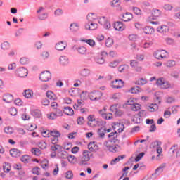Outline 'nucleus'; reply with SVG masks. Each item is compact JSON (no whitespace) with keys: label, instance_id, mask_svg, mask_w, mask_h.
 I'll return each mask as SVG.
<instances>
[{"label":"nucleus","instance_id":"nucleus-1","mask_svg":"<svg viewBox=\"0 0 180 180\" xmlns=\"http://www.w3.org/2000/svg\"><path fill=\"white\" fill-rule=\"evenodd\" d=\"M87 20L88 22H96L98 20V23L101 25V26H103L104 29H107L109 30L112 26L110 25V22L106 19L105 17H101L98 18V15L94 13H90L87 15Z\"/></svg>","mask_w":180,"mask_h":180},{"label":"nucleus","instance_id":"nucleus-2","mask_svg":"<svg viewBox=\"0 0 180 180\" xmlns=\"http://www.w3.org/2000/svg\"><path fill=\"white\" fill-rule=\"evenodd\" d=\"M87 124L89 127H96L98 126H103L104 123L102 120L95 118V116L90 115L87 117Z\"/></svg>","mask_w":180,"mask_h":180},{"label":"nucleus","instance_id":"nucleus-3","mask_svg":"<svg viewBox=\"0 0 180 180\" xmlns=\"http://www.w3.org/2000/svg\"><path fill=\"white\" fill-rule=\"evenodd\" d=\"M110 141H105L103 143V146L106 147V148L110 153H117V151H120V146L119 145H112L110 144Z\"/></svg>","mask_w":180,"mask_h":180},{"label":"nucleus","instance_id":"nucleus-4","mask_svg":"<svg viewBox=\"0 0 180 180\" xmlns=\"http://www.w3.org/2000/svg\"><path fill=\"white\" fill-rule=\"evenodd\" d=\"M88 96L91 101H99L103 96V94H102V91H93L89 93Z\"/></svg>","mask_w":180,"mask_h":180},{"label":"nucleus","instance_id":"nucleus-5","mask_svg":"<svg viewBox=\"0 0 180 180\" xmlns=\"http://www.w3.org/2000/svg\"><path fill=\"white\" fill-rule=\"evenodd\" d=\"M156 84L158 86H160L162 89H169V88H171V84H169L168 81H166L162 77L158 79Z\"/></svg>","mask_w":180,"mask_h":180},{"label":"nucleus","instance_id":"nucleus-6","mask_svg":"<svg viewBox=\"0 0 180 180\" xmlns=\"http://www.w3.org/2000/svg\"><path fill=\"white\" fill-rule=\"evenodd\" d=\"M167 54H168V52L166 50H158L153 52V56L157 60H162L167 57Z\"/></svg>","mask_w":180,"mask_h":180},{"label":"nucleus","instance_id":"nucleus-7","mask_svg":"<svg viewBox=\"0 0 180 180\" xmlns=\"http://www.w3.org/2000/svg\"><path fill=\"white\" fill-rule=\"evenodd\" d=\"M166 164L163 163L162 165H160L156 169L155 173H153L152 174V178L153 179H157V178H158V176H160V175H161V174H162V172H164V169L166 167Z\"/></svg>","mask_w":180,"mask_h":180},{"label":"nucleus","instance_id":"nucleus-8","mask_svg":"<svg viewBox=\"0 0 180 180\" xmlns=\"http://www.w3.org/2000/svg\"><path fill=\"white\" fill-rule=\"evenodd\" d=\"M91 155H92L91 154V152H89V150H84L83 157L80 160V165H84V164H86L85 162H88V161L91 160Z\"/></svg>","mask_w":180,"mask_h":180},{"label":"nucleus","instance_id":"nucleus-9","mask_svg":"<svg viewBox=\"0 0 180 180\" xmlns=\"http://www.w3.org/2000/svg\"><path fill=\"white\" fill-rule=\"evenodd\" d=\"M39 79L43 82H47L51 79V73L49 71L42 72L40 75Z\"/></svg>","mask_w":180,"mask_h":180},{"label":"nucleus","instance_id":"nucleus-10","mask_svg":"<svg viewBox=\"0 0 180 180\" xmlns=\"http://www.w3.org/2000/svg\"><path fill=\"white\" fill-rule=\"evenodd\" d=\"M111 87L115 89H120V88H123L124 85V82L122 79H115L111 82Z\"/></svg>","mask_w":180,"mask_h":180},{"label":"nucleus","instance_id":"nucleus-11","mask_svg":"<svg viewBox=\"0 0 180 180\" xmlns=\"http://www.w3.org/2000/svg\"><path fill=\"white\" fill-rule=\"evenodd\" d=\"M122 4V1L120 0H112L110 2V5L112 8H117V11L119 12H122L123 11V7L120 6Z\"/></svg>","mask_w":180,"mask_h":180},{"label":"nucleus","instance_id":"nucleus-12","mask_svg":"<svg viewBox=\"0 0 180 180\" xmlns=\"http://www.w3.org/2000/svg\"><path fill=\"white\" fill-rule=\"evenodd\" d=\"M156 30L158 33H160V34H167V33L169 32V27L165 25H159Z\"/></svg>","mask_w":180,"mask_h":180},{"label":"nucleus","instance_id":"nucleus-13","mask_svg":"<svg viewBox=\"0 0 180 180\" xmlns=\"http://www.w3.org/2000/svg\"><path fill=\"white\" fill-rule=\"evenodd\" d=\"M152 19L154 20L155 19H158V18H161L162 15V11L158 8H153L152 12Z\"/></svg>","mask_w":180,"mask_h":180},{"label":"nucleus","instance_id":"nucleus-14","mask_svg":"<svg viewBox=\"0 0 180 180\" xmlns=\"http://www.w3.org/2000/svg\"><path fill=\"white\" fill-rule=\"evenodd\" d=\"M114 29L118 32H123L126 29V25L120 21H117L114 23Z\"/></svg>","mask_w":180,"mask_h":180},{"label":"nucleus","instance_id":"nucleus-15","mask_svg":"<svg viewBox=\"0 0 180 180\" xmlns=\"http://www.w3.org/2000/svg\"><path fill=\"white\" fill-rule=\"evenodd\" d=\"M16 73L18 75V77H20V78L27 77V69H25L23 67L17 69Z\"/></svg>","mask_w":180,"mask_h":180},{"label":"nucleus","instance_id":"nucleus-16","mask_svg":"<svg viewBox=\"0 0 180 180\" xmlns=\"http://www.w3.org/2000/svg\"><path fill=\"white\" fill-rule=\"evenodd\" d=\"M175 151H176V158H179V157H180V148H178V145H174L169 149L170 154H174Z\"/></svg>","mask_w":180,"mask_h":180},{"label":"nucleus","instance_id":"nucleus-17","mask_svg":"<svg viewBox=\"0 0 180 180\" xmlns=\"http://www.w3.org/2000/svg\"><path fill=\"white\" fill-rule=\"evenodd\" d=\"M85 29L86 30H96L98 29V24L95 22H88L85 25Z\"/></svg>","mask_w":180,"mask_h":180},{"label":"nucleus","instance_id":"nucleus-18","mask_svg":"<svg viewBox=\"0 0 180 180\" xmlns=\"http://www.w3.org/2000/svg\"><path fill=\"white\" fill-rule=\"evenodd\" d=\"M72 50H77L79 54H85L86 53V48L84 46H74Z\"/></svg>","mask_w":180,"mask_h":180},{"label":"nucleus","instance_id":"nucleus-19","mask_svg":"<svg viewBox=\"0 0 180 180\" xmlns=\"http://www.w3.org/2000/svg\"><path fill=\"white\" fill-rule=\"evenodd\" d=\"M131 19H133V14L131 13L127 12L122 15V20H123V22H130Z\"/></svg>","mask_w":180,"mask_h":180},{"label":"nucleus","instance_id":"nucleus-20","mask_svg":"<svg viewBox=\"0 0 180 180\" xmlns=\"http://www.w3.org/2000/svg\"><path fill=\"white\" fill-rule=\"evenodd\" d=\"M79 74L83 78H86V77H89V75H91V70L88 68H83L80 70Z\"/></svg>","mask_w":180,"mask_h":180},{"label":"nucleus","instance_id":"nucleus-21","mask_svg":"<svg viewBox=\"0 0 180 180\" xmlns=\"http://www.w3.org/2000/svg\"><path fill=\"white\" fill-rule=\"evenodd\" d=\"M70 30L73 33H77L79 30V25L77 22H72L70 25Z\"/></svg>","mask_w":180,"mask_h":180},{"label":"nucleus","instance_id":"nucleus-22","mask_svg":"<svg viewBox=\"0 0 180 180\" xmlns=\"http://www.w3.org/2000/svg\"><path fill=\"white\" fill-rule=\"evenodd\" d=\"M59 63L60 65H68L70 64V60L67 56H60L59 58Z\"/></svg>","mask_w":180,"mask_h":180},{"label":"nucleus","instance_id":"nucleus-23","mask_svg":"<svg viewBox=\"0 0 180 180\" xmlns=\"http://www.w3.org/2000/svg\"><path fill=\"white\" fill-rule=\"evenodd\" d=\"M100 115H101L102 117H103V119H105V120H110V119H112V117H113V115L110 112L108 113H103V110H100L99 111Z\"/></svg>","mask_w":180,"mask_h":180},{"label":"nucleus","instance_id":"nucleus-24","mask_svg":"<svg viewBox=\"0 0 180 180\" xmlns=\"http://www.w3.org/2000/svg\"><path fill=\"white\" fill-rule=\"evenodd\" d=\"M108 137H112V139L110 141H110V143H117V133L116 131L115 132H111L108 134Z\"/></svg>","mask_w":180,"mask_h":180},{"label":"nucleus","instance_id":"nucleus-25","mask_svg":"<svg viewBox=\"0 0 180 180\" xmlns=\"http://www.w3.org/2000/svg\"><path fill=\"white\" fill-rule=\"evenodd\" d=\"M88 148L89 151H91V152L98 151V146H96V142H90L88 144Z\"/></svg>","mask_w":180,"mask_h":180},{"label":"nucleus","instance_id":"nucleus-26","mask_svg":"<svg viewBox=\"0 0 180 180\" xmlns=\"http://www.w3.org/2000/svg\"><path fill=\"white\" fill-rule=\"evenodd\" d=\"M10 154L14 158L20 157V150L17 148H13L10 150Z\"/></svg>","mask_w":180,"mask_h":180},{"label":"nucleus","instance_id":"nucleus-27","mask_svg":"<svg viewBox=\"0 0 180 180\" xmlns=\"http://www.w3.org/2000/svg\"><path fill=\"white\" fill-rule=\"evenodd\" d=\"M46 97L50 99V101H56L57 99V96L51 91L46 92Z\"/></svg>","mask_w":180,"mask_h":180},{"label":"nucleus","instance_id":"nucleus-28","mask_svg":"<svg viewBox=\"0 0 180 180\" xmlns=\"http://www.w3.org/2000/svg\"><path fill=\"white\" fill-rule=\"evenodd\" d=\"M63 112L68 116H72L74 115V110L71 107H65Z\"/></svg>","mask_w":180,"mask_h":180},{"label":"nucleus","instance_id":"nucleus-29","mask_svg":"<svg viewBox=\"0 0 180 180\" xmlns=\"http://www.w3.org/2000/svg\"><path fill=\"white\" fill-rule=\"evenodd\" d=\"M165 43L168 46H174L176 44L175 39L168 37L165 38Z\"/></svg>","mask_w":180,"mask_h":180},{"label":"nucleus","instance_id":"nucleus-30","mask_svg":"<svg viewBox=\"0 0 180 180\" xmlns=\"http://www.w3.org/2000/svg\"><path fill=\"white\" fill-rule=\"evenodd\" d=\"M3 101L6 102V103H11L13 101V96H12V94H8L4 96Z\"/></svg>","mask_w":180,"mask_h":180},{"label":"nucleus","instance_id":"nucleus-31","mask_svg":"<svg viewBox=\"0 0 180 180\" xmlns=\"http://www.w3.org/2000/svg\"><path fill=\"white\" fill-rule=\"evenodd\" d=\"M147 110L149 112H155V110H158V105L157 104H150V105L146 107Z\"/></svg>","mask_w":180,"mask_h":180},{"label":"nucleus","instance_id":"nucleus-32","mask_svg":"<svg viewBox=\"0 0 180 180\" xmlns=\"http://www.w3.org/2000/svg\"><path fill=\"white\" fill-rule=\"evenodd\" d=\"M143 32L146 34H153L154 33V28L150 26H147L143 28Z\"/></svg>","mask_w":180,"mask_h":180},{"label":"nucleus","instance_id":"nucleus-33","mask_svg":"<svg viewBox=\"0 0 180 180\" xmlns=\"http://www.w3.org/2000/svg\"><path fill=\"white\" fill-rule=\"evenodd\" d=\"M22 95L25 96V98H27V99H30V98L33 96V91L31 90H25Z\"/></svg>","mask_w":180,"mask_h":180},{"label":"nucleus","instance_id":"nucleus-34","mask_svg":"<svg viewBox=\"0 0 180 180\" xmlns=\"http://www.w3.org/2000/svg\"><path fill=\"white\" fill-rule=\"evenodd\" d=\"M165 65L169 68H172V67H175V65H176V62L174 60H169L166 63H165Z\"/></svg>","mask_w":180,"mask_h":180},{"label":"nucleus","instance_id":"nucleus-35","mask_svg":"<svg viewBox=\"0 0 180 180\" xmlns=\"http://www.w3.org/2000/svg\"><path fill=\"white\" fill-rule=\"evenodd\" d=\"M49 134L51 136V137L58 138V137L61 136V134H60V131H58L56 129H53V130L49 131Z\"/></svg>","mask_w":180,"mask_h":180},{"label":"nucleus","instance_id":"nucleus-36","mask_svg":"<svg viewBox=\"0 0 180 180\" xmlns=\"http://www.w3.org/2000/svg\"><path fill=\"white\" fill-rule=\"evenodd\" d=\"M21 161L22 162H24V164H29V162L32 161V159H30V156L25 155L22 157H21Z\"/></svg>","mask_w":180,"mask_h":180},{"label":"nucleus","instance_id":"nucleus-37","mask_svg":"<svg viewBox=\"0 0 180 180\" xmlns=\"http://www.w3.org/2000/svg\"><path fill=\"white\" fill-rule=\"evenodd\" d=\"M129 68H130L129 65H121L118 67V71L119 72H124V71H127Z\"/></svg>","mask_w":180,"mask_h":180},{"label":"nucleus","instance_id":"nucleus-38","mask_svg":"<svg viewBox=\"0 0 180 180\" xmlns=\"http://www.w3.org/2000/svg\"><path fill=\"white\" fill-rule=\"evenodd\" d=\"M126 155H120L117 158H115L114 160H112L111 161V165H115V164H116V162H119V161H120V160H123V158H125Z\"/></svg>","mask_w":180,"mask_h":180},{"label":"nucleus","instance_id":"nucleus-39","mask_svg":"<svg viewBox=\"0 0 180 180\" xmlns=\"http://www.w3.org/2000/svg\"><path fill=\"white\" fill-rule=\"evenodd\" d=\"M141 105L140 104L134 103V105H131V109L134 112H137L141 109Z\"/></svg>","mask_w":180,"mask_h":180},{"label":"nucleus","instance_id":"nucleus-40","mask_svg":"<svg viewBox=\"0 0 180 180\" xmlns=\"http://www.w3.org/2000/svg\"><path fill=\"white\" fill-rule=\"evenodd\" d=\"M120 63V60L117 59L115 60H113L112 62H110L109 63V67H111V68H115L117 67Z\"/></svg>","mask_w":180,"mask_h":180},{"label":"nucleus","instance_id":"nucleus-41","mask_svg":"<svg viewBox=\"0 0 180 180\" xmlns=\"http://www.w3.org/2000/svg\"><path fill=\"white\" fill-rule=\"evenodd\" d=\"M38 18L39 19V20H46L49 18V13H40L38 16Z\"/></svg>","mask_w":180,"mask_h":180},{"label":"nucleus","instance_id":"nucleus-42","mask_svg":"<svg viewBox=\"0 0 180 180\" xmlns=\"http://www.w3.org/2000/svg\"><path fill=\"white\" fill-rule=\"evenodd\" d=\"M80 41L86 43L89 46H95L96 44L94 39H80Z\"/></svg>","mask_w":180,"mask_h":180},{"label":"nucleus","instance_id":"nucleus-43","mask_svg":"<svg viewBox=\"0 0 180 180\" xmlns=\"http://www.w3.org/2000/svg\"><path fill=\"white\" fill-rule=\"evenodd\" d=\"M147 84V79L141 78L136 81L135 84L136 85H146Z\"/></svg>","mask_w":180,"mask_h":180},{"label":"nucleus","instance_id":"nucleus-44","mask_svg":"<svg viewBox=\"0 0 180 180\" xmlns=\"http://www.w3.org/2000/svg\"><path fill=\"white\" fill-rule=\"evenodd\" d=\"M129 92H131V94H139L141 92V89L139 86L131 87Z\"/></svg>","mask_w":180,"mask_h":180},{"label":"nucleus","instance_id":"nucleus-45","mask_svg":"<svg viewBox=\"0 0 180 180\" xmlns=\"http://www.w3.org/2000/svg\"><path fill=\"white\" fill-rule=\"evenodd\" d=\"M128 39L130 40V41H137V40H139V35L132 34L128 37Z\"/></svg>","mask_w":180,"mask_h":180},{"label":"nucleus","instance_id":"nucleus-46","mask_svg":"<svg viewBox=\"0 0 180 180\" xmlns=\"http://www.w3.org/2000/svg\"><path fill=\"white\" fill-rule=\"evenodd\" d=\"M105 133H106V128H100L98 129V136L101 139H103L105 137Z\"/></svg>","mask_w":180,"mask_h":180},{"label":"nucleus","instance_id":"nucleus-47","mask_svg":"<svg viewBox=\"0 0 180 180\" xmlns=\"http://www.w3.org/2000/svg\"><path fill=\"white\" fill-rule=\"evenodd\" d=\"M96 63H97V64H105V58L103 56H98L96 58Z\"/></svg>","mask_w":180,"mask_h":180},{"label":"nucleus","instance_id":"nucleus-48","mask_svg":"<svg viewBox=\"0 0 180 180\" xmlns=\"http://www.w3.org/2000/svg\"><path fill=\"white\" fill-rule=\"evenodd\" d=\"M31 153L32 154H34V155H37L39 156L40 155V154H41V153L40 152V149L37 148H33L31 149Z\"/></svg>","mask_w":180,"mask_h":180},{"label":"nucleus","instance_id":"nucleus-49","mask_svg":"<svg viewBox=\"0 0 180 180\" xmlns=\"http://www.w3.org/2000/svg\"><path fill=\"white\" fill-rule=\"evenodd\" d=\"M20 63L22 65H26V64H29V58L26 57H22L20 59Z\"/></svg>","mask_w":180,"mask_h":180},{"label":"nucleus","instance_id":"nucleus-50","mask_svg":"<svg viewBox=\"0 0 180 180\" xmlns=\"http://www.w3.org/2000/svg\"><path fill=\"white\" fill-rule=\"evenodd\" d=\"M4 131L6 134H12L13 133V128L11 127H6L4 128Z\"/></svg>","mask_w":180,"mask_h":180},{"label":"nucleus","instance_id":"nucleus-51","mask_svg":"<svg viewBox=\"0 0 180 180\" xmlns=\"http://www.w3.org/2000/svg\"><path fill=\"white\" fill-rule=\"evenodd\" d=\"M38 146L41 150H45V148H47V143L44 141H41L38 143Z\"/></svg>","mask_w":180,"mask_h":180},{"label":"nucleus","instance_id":"nucleus-52","mask_svg":"<svg viewBox=\"0 0 180 180\" xmlns=\"http://www.w3.org/2000/svg\"><path fill=\"white\" fill-rule=\"evenodd\" d=\"M9 113L11 116H16L18 115V110L15 108H11L9 109Z\"/></svg>","mask_w":180,"mask_h":180},{"label":"nucleus","instance_id":"nucleus-53","mask_svg":"<svg viewBox=\"0 0 180 180\" xmlns=\"http://www.w3.org/2000/svg\"><path fill=\"white\" fill-rule=\"evenodd\" d=\"M32 115L34 117H41V112L39 110H35L32 112Z\"/></svg>","mask_w":180,"mask_h":180},{"label":"nucleus","instance_id":"nucleus-54","mask_svg":"<svg viewBox=\"0 0 180 180\" xmlns=\"http://www.w3.org/2000/svg\"><path fill=\"white\" fill-rule=\"evenodd\" d=\"M163 9L165 11H172V9H174V7L169 4H166L163 6Z\"/></svg>","mask_w":180,"mask_h":180},{"label":"nucleus","instance_id":"nucleus-55","mask_svg":"<svg viewBox=\"0 0 180 180\" xmlns=\"http://www.w3.org/2000/svg\"><path fill=\"white\" fill-rule=\"evenodd\" d=\"M63 13H64V12L63 11V9H61V8H57L54 11L55 16H61V15H63Z\"/></svg>","mask_w":180,"mask_h":180},{"label":"nucleus","instance_id":"nucleus-56","mask_svg":"<svg viewBox=\"0 0 180 180\" xmlns=\"http://www.w3.org/2000/svg\"><path fill=\"white\" fill-rule=\"evenodd\" d=\"M144 155H146V153L143 152L139 153L135 158L136 162H139V161H140V160H141L144 157Z\"/></svg>","mask_w":180,"mask_h":180},{"label":"nucleus","instance_id":"nucleus-57","mask_svg":"<svg viewBox=\"0 0 180 180\" xmlns=\"http://www.w3.org/2000/svg\"><path fill=\"white\" fill-rule=\"evenodd\" d=\"M23 34V28H19L15 33V37H20Z\"/></svg>","mask_w":180,"mask_h":180},{"label":"nucleus","instance_id":"nucleus-58","mask_svg":"<svg viewBox=\"0 0 180 180\" xmlns=\"http://www.w3.org/2000/svg\"><path fill=\"white\" fill-rule=\"evenodd\" d=\"M32 174L34 175H40V169L39 167H35L32 169Z\"/></svg>","mask_w":180,"mask_h":180},{"label":"nucleus","instance_id":"nucleus-59","mask_svg":"<svg viewBox=\"0 0 180 180\" xmlns=\"http://www.w3.org/2000/svg\"><path fill=\"white\" fill-rule=\"evenodd\" d=\"M133 12L135 13V15H141V10L138 7H134Z\"/></svg>","mask_w":180,"mask_h":180},{"label":"nucleus","instance_id":"nucleus-60","mask_svg":"<svg viewBox=\"0 0 180 180\" xmlns=\"http://www.w3.org/2000/svg\"><path fill=\"white\" fill-rule=\"evenodd\" d=\"M48 119L51 120H54V119H57V115L56 112H51L50 115H47Z\"/></svg>","mask_w":180,"mask_h":180},{"label":"nucleus","instance_id":"nucleus-61","mask_svg":"<svg viewBox=\"0 0 180 180\" xmlns=\"http://www.w3.org/2000/svg\"><path fill=\"white\" fill-rule=\"evenodd\" d=\"M66 178L67 179H72V178H74V174H72V171H68L66 172Z\"/></svg>","mask_w":180,"mask_h":180},{"label":"nucleus","instance_id":"nucleus-62","mask_svg":"<svg viewBox=\"0 0 180 180\" xmlns=\"http://www.w3.org/2000/svg\"><path fill=\"white\" fill-rule=\"evenodd\" d=\"M3 169L4 172H9L11 171V165L9 164H6L5 165L3 166Z\"/></svg>","mask_w":180,"mask_h":180},{"label":"nucleus","instance_id":"nucleus-63","mask_svg":"<svg viewBox=\"0 0 180 180\" xmlns=\"http://www.w3.org/2000/svg\"><path fill=\"white\" fill-rule=\"evenodd\" d=\"M140 64L139 63V62H137L135 60H132L130 61V65L131 67H132L133 68H135V67H137L138 65H139Z\"/></svg>","mask_w":180,"mask_h":180},{"label":"nucleus","instance_id":"nucleus-64","mask_svg":"<svg viewBox=\"0 0 180 180\" xmlns=\"http://www.w3.org/2000/svg\"><path fill=\"white\" fill-rule=\"evenodd\" d=\"M113 44V39L108 38L105 41V46H112Z\"/></svg>","mask_w":180,"mask_h":180}]
</instances>
